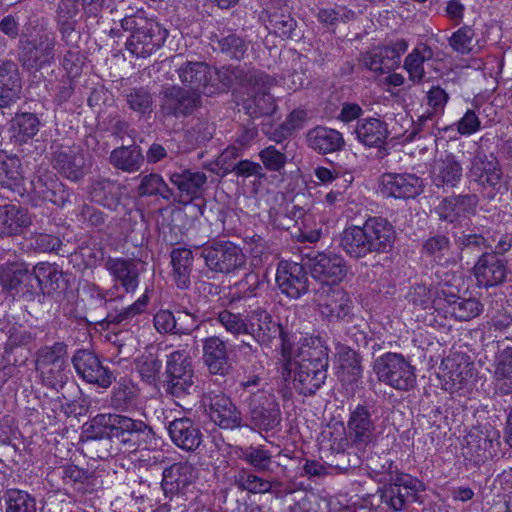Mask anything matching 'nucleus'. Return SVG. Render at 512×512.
Returning <instances> with one entry per match:
<instances>
[{
    "label": "nucleus",
    "mask_w": 512,
    "mask_h": 512,
    "mask_svg": "<svg viewBox=\"0 0 512 512\" xmlns=\"http://www.w3.org/2000/svg\"><path fill=\"white\" fill-rule=\"evenodd\" d=\"M251 424L261 431H272L281 423V411L274 396L263 389L244 399Z\"/></svg>",
    "instance_id": "14"
},
{
    "label": "nucleus",
    "mask_w": 512,
    "mask_h": 512,
    "mask_svg": "<svg viewBox=\"0 0 512 512\" xmlns=\"http://www.w3.org/2000/svg\"><path fill=\"white\" fill-rule=\"evenodd\" d=\"M502 169L498 159L493 155H487L483 150L477 149L470 159L467 170L469 182L476 183L481 188H493L500 184Z\"/></svg>",
    "instance_id": "17"
},
{
    "label": "nucleus",
    "mask_w": 512,
    "mask_h": 512,
    "mask_svg": "<svg viewBox=\"0 0 512 512\" xmlns=\"http://www.w3.org/2000/svg\"><path fill=\"white\" fill-rule=\"evenodd\" d=\"M215 320L227 333L234 337L247 335V314L243 315L228 309H223L216 314Z\"/></svg>",
    "instance_id": "52"
},
{
    "label": "nucleus",
    "mask_w": 512,
    "mask_h": 512,
    "mask_svg": "<svg viewBox=\"0 0 512 512\" xmlns=\"http://www.w3.org/2000/svg\"><path fill=\"white\" fill-rule=\"evenodd\" d=\"M161 367V361L152 354L142 355L136 361V368L142 380L149 384L156 382L159 377Z\"/></svg>",
    "instance_id": "57"
},
{
    "label": "nucleus",
    "mask_w": 512,
    "mask_h": 512,
    "mask_svg": "<svg viewBox=\"0 0 512 512\" xmlns=\"http://www.w3.org/2000/svg\"><path fill=\"white\" fill-rule=\"evenodd\" d=\"M182 320H190L191 314L178 312L174 315L170 310H160L153 318L155 329L161 334H189L193 330V323L184 325Z\"/></svg>",
    "instance_id": "39"
},
{
    "label": "nucleus",
    "mask_w": 512,
    "mask_h": 512,
    "mask_svg": "<svg viewBox=\"0 0 512 512\" xmlns=\"http://www.w3.org/2000/svg\"><path fill=\"white\" fill-rule=\"evenodd\" d=\"M396 232L382 217H369L362 226L346 227L340 235V246L352 258H364L372 253H387L393 247Z\"/></svg>",
    "instance_id": "1"
},
{
    "label": "nucleus",
    "mask_w": 512,
    "mask_h": 512,
    "mask_svg": "<svg viewBox=\"0 0 512 512\" xmlns=\"http://www.w3.org/2000/svg\"><path fill=\"white\" fill-rule=\"evenodd\" d=\"M373 371L380 383L397 391L408 392L417 383L416 368L400 353L380 355L373 362Z\"/></svg>",
    "instance_id": "4"
},
{
    "label": "nucleus",
    "mask_w": 512,
    "mask_h": 512,
    "mask_svg": "<svg viewBox=\"0 0 512 512\" xmlns=\"http://www.w3.org/2000/svg\"><path fill=\"white\" fill-rule=\"evenodd\" d=\"M147 430L142 421L118 414H98V459L115 464L113 456L120 451V445L136 449Z\"/></svg>",
    "instance_id": "2"
},
{
    "label": "nucleus",
    "mask_w": 512,
    "mask_h": 512,
    "mask_svg": "<svg viewBox=\"0 0 512 512\" xmlns=\"http://www.w3.org/2000/svg\"><path fill=\"white\" fill-rule=\"evenodd\" d=\"M355 13L346 7L337 6L335 8L320 9L317 18L326 25L335 26L338 23H345L352 20Z\"/></svg>",
    "instance_id": "61"
},
{
    "label": "nucleus",
    "mask_w": 512,
    "mask_h": 512,
    "mask_svg": "<svg viewBox=\"0 0 512 512\" xmlns=\"http://www.w3.org/2000/svg\"><path fill=\"white\" fill-rule=\"evenodd\" d=\"M203 361L208 371L214 375L226 376L231 370L227 345L218 336H210L202 341Z\"/></svg>",
    "instance_id": "29"
},
{
    "label": "nucleus",
    "mask_w": 512,
    "mask_h": 512,
    "mask_svg": "<svg viewBox=\"0 0 512 512\" xmlns=\"http://www.w3.org/2000/svg\"><path fill=\"white\" fill-rule=\"evenodd\" d=\"M327 368L310 363H293L295 371L294 387L303 395H312L324 384L327 378Z\"/></svg>",
    "instance_id": "31"
},
{
    "label": "nucleus",
    "mask_w": 512,
    "mask_h": 512,
    "mask_svg": "<svg viewBox=\"0 0 512 512\" xmlns=\"http://www.w3.org/2000/svg\"><path fill=\"white\" fill-rule=\"evenodd\" d=\"M479 285L484 287L497 286L504 282L507 275L506 260L496 253H483L474 266Z\"/></svg>",
    "instance_id": "27"
},
{
    "label": "nucleus",
    "mask_w": 512,
    "mask_h": 512,
    "mask_svg": "<svg viewBox=\"0 0 512 512\" xmlns=\"http://www.w3.org/2000/svg\"><path fill=\"white\" fill-rule=\"evenodd\" d=\"M479 204L476 194H458L444 198L436 212L439 219L451 224H460L470 215H474Z\"/></svg>",
    "instance_id": "23"
},
{
    "label": "nucleus",
    "mask_w": 512,
    "mask_h": 512,
    "mask_svg": "<svg viewBox=\"0 0 512 512\" xmlns=\"http://www.w3.org/2000/svg\"><path fill=\"white\" fill-rule=\"evenodd\" d=\"M356 139L368 147H380L389 135L385 121L377 117L360 119L354 128Z\"/></svg>",
    "instance_id": "33"
},
{
    "label": "nucleus",
    "mask_w": 512,
    "mask_h": 512,
    "mask_svg": "<svg viewBox=\"0 0 512 512\" xmlns=\"http://www.w3.org/2000/svg\"><path fill=\"white\" fill-rule=\"evenodd\" d=\"M381 192L387 197L411 199L423 191V181L411 173H385L380 179Z\"/></svg>",
    "instance_id": "22"
},
{
    "label": "nucleus",
    "mask_w": 512,
    "mask_h": 512,
    "mask_svg": "<svg viewBox=\"0 0 512 512\" xmlns=\"http://www.w3.org/2000/svg\"><path fill=\"white\" fill-rule=\"evenodd\" d=\"M166 392L181 398L190 393L194 381L191 357L184 350H175L167 356L165 369Z\"/></svg>",
    "instance_id": "11"
},
{
    "label": "nucleus",
    "mask_w": 512,
    "mask_h": 512,
    "mask_svg": "<svg viewBox=\"0 0 512 512\" xmlns=\"http://www.w3.org/2000/svg\"><path fill=\"white\" fill-rule=\"evenodd\" d=\"M39 129V120L30 113L17 115L11 124L12 138L16 142L24 143L32 138Z\"/></svg>",
    "instance_id": "51"
},
{
    "label": "nucleus",
    "mask_w": 512,
    "mask_h": 512,
    "mask_svg": "<svg viewBox=\"0 0 512 512\" xmlns=\"http://www.w3.org/2000/svg\"><path fill=\"white\" fill-rule=\"evenodd\" d=\"M314 301L322 317L329 322L346 321L352 315L353 301L339 286L321 284Z\"/></svg>",
    "instance_id": "12"
},
{
    "label": "nucleus",
    "mask_w": 512,
    "mask_h": 512,
    "mask_svg": "<svg viewBox=\"0 0 512 512\" xmlns=\"http://www.w3.org/2000/svg\"><path fill=\"white\" fill-rule=\"evenodd\" d=\"M493 387L500 396L512 393V348L504 349L495 361Z\"/></svg>",
    "instance_id": "37"
},
{
    "label": "nucleus",
    "mask_w": 512,
    "mask_h": 512,
    "mask_svg": "<svg viewBox=\"0 0 512 512\" xmlns=\"http://www.w3.org/2000/svg\"><path fill=\"white\" fill-rule=\"evenodd\" d=\"M205 266L214 273L229 274L243 268L246 256L240 246L228 240L207 243L200 248Z\"/></svg>",
    "instance_id": "6"
},
{
    "label": "nucleus",
    "mask_w": 512,
    "mask_h": 512,
    "mask_svg": "<svg viewBox=\"0 0 512 512\" xmlns=\"http://www.w3.org/2000/svg\"><path fill=\"white\" fill-rule=\"evenodd\" d=\"M435 298L432 301L431 310L443 313L444 317L450 316L459 321H469L478 316L483 306L474 298H462L445 287L448 282L439 283Z\"/></svg>",
    "instance_id": "10"
},
{
    "label": "nucleus",
    "mask_w": 512,
    "mask_h": 512,
    "mask_svg": "<svg viewBox=\"0 0 512 512\" xmlns=\"http://www.w3.org/2000/svg\"><path fill=\"white\" fill-rule=\"evenodd\" d=\"M177 72L182 84L199 95L211 96L231 84L226 70H218L204 62H187Z\"/></svg>",
    "instance_id": "5"
},
{
    "label": "nucleus",
    "mask_w": 512,
    "mask_h": 512,
    "mask_svg": "<svg viewBox=\"0 0 512 512\" xmlns=\"http://www.w3.org/2000/svg\"><path fill=\"white\" fill-rule=\"evenodd\" d=\"M20 83L13 64L0 67V107H6L18 98Z\"/></svg>",
    "instance_id": "46"
},
{
    "label": "nucleus",
    "mask_w": 512,
    "mask_h": 512,
    "mask_svg": "<svg viewBox=\"0 0 512 512\" xmlns=\"http://www.w3.org/2000/svg\"><path fill=\"white\" fill-rule=\"evenodd\" d=\"M168 433L177 447L189 452L198 449L203 441L199 426L187 417L171 421L168 425Z\"/></svg>",
    "instance_id": "28"
},
{
    "label": "nucleus",
    "mask_w": 512,
    "mask_h": 512,
    "mask_svg": "<svg viewBox=\"0 0 512 512\" xmlns=\"http://www.w3.org/2000/svg\"><path fill=\"white\" fill-rule=\"evenodd\" d=\"M219 49L228 57L240 60L244 57L248 49V43L242 37L235 33L228 35L218 40Z\"/></svg>",
    "instance_id": "55"
},
{
    "label": "nucleus",
    "mask_w": 512,
    "mask_h": 512,
    "mask_svg": "<svg viewBox=\"0 0 512 512\" xmlns=\"http://www.w3.org/2000/svg\"><path fill=\"white\" fill-rule=\"evenodd\" d=\"M281 356L286 370H292L293 363H310L316 366L328 367V348L318 336L305 337L297 349L283 337Z\"/></svg>",
    "instance_id": "13"
},
{
    "label": "nucleus",
    "mask_w": 512,
    "mask_h": 512,
    "mask_svg": "<svg viewBox=\"0 0 512 512\" xmlns=\"http://www.w3.org/2000/svg\"><path fill=\"white\" fill-rule=\"evenodd\" d=\"M433 58L432 49L426 44L416 46L405 58L404 68L413 82H421L425 76L424 62Z\"/></svg>",
    "instance_id": "43"
},
{
    "label": "nucleus",
    "mask_w": 512,
    "mask_h": 512,
    "mask_svg": "<svg viewBox=\"0 0 512 512\" xmlns=\"http://www.w3.org/2000/svg\"><path fill=\"white\" fill-rule=\"evenodd\" d=\"M169 181L177 188L181 197L189 201L199 198L207 183V175L204 172L189 168L168 173Z\"/></svg>",
    "instance_id": "30"
},
{
    "label": "nucleus",
    "mask_w": 512,
    "mask_h": 512,
    "mask_svg": "<svg viewBox=\"0 0 512 512\" xmlns=\"http://www.w3.org/2000/svg\"><path fill=\"white\" fill-rule=\"evenodd\" d=\"M467 454L475 458V462H484L496 455L500 446V432L491 425L473 428L465 437Z\"/></svg>",
    "instance_id": "20"
},
{
    "label": "nucleus",
    "mask_w": 512,
    "mask_h": 512,
    "mask_svg": "<svg viewBox=\"0 0 512 512\" xmlns=\"http://www.w3.org/2000/svg\"><path fill=\"white\" fill-rule=\"evenodd\" d=\"M280 291L291 299H298L308 291L309 280L304 267L296 262L282 261L276 273Z\"/></svg>",
    "instance_id": "21"
},
{
    "label": "nucleus",
    "mask_w": 512,
    "mask_h": 512,
    "mask_svg": "<svg viewBox=\"0 0 512 512\" xmlns=\"http://www.w3.org/2000/svg\"><path fill=\"white\" fill-rule=\"evenodd\" d=\"M129 107L137 112L146 113L151 110L153 99L144 88H133L126 96Z\"/></svg>",
    "instance_id": "63"
},
{
    "label": "nucleus",
    "mask_w": 512,
    "mask_h": 512,
    "mask_svg": "<svg viewBox=\"0 0 512 512\" xmlns=\"http://www.w3.org/2000/svg\"><path fill=\"white\" fill-rule=\"evenodd\" d=\"M487 232L481 231H460L453 234L454 242L462 254L472 255L482 252L490 247Z\"/></svg>",
    "instance_id": "44"
},
{
    "label": "nucleus",
    "mask_w": 512,
    "mask_h": 512,
    "mask_svg": "<svg viewBox=\"0 0 512 512\" xmlns=\"http://www.w3.org/2000/svg\"><path fill=\"white\" fill-rule=\"evenodd\" d=\"M6 512H37L36 501L27 492L11 489L5 494Z\"/></svg>",
    "instance_id": "53"
},
{
    "label": "nucleus",
    "mask_w": 512,
    "mask_h": 512,
    "mask_svg": "<svg viewBox=\"0 0 512 512\" xmlns=\"http://www.w3.org/2000/svg\"><path fill=\"white\" fill-rule=\"evenodd\" d=\"M105 268L119 281L126 293H133L139 285V272L137 266L130 260L109 258Z\"/></svg>",
    "instance_id": "35"
},
{
    "label": "nucleus",
    "mask_w": 512,
    "mask_h": 512,
    "mask_svg": "<svg viewBox=\"0 0 512 512\" xmlns=\"http://www.w3.org/2000/svg\"><path fill=\"white\" fill-rule=\"evenodd\" d=\"M422 249L427 256L432 257L435 262L441 265L456 262L451 251L450 240L445 235H435L428 238L423 243Z\"/></svg>",
    "instance_id": "47"
},
{
    "label": "nucleus",
    "mask_w": 512,
    "mask_h": 512,
    "mask_svg": "<svg viewBox=\"0 0 512 512\" xmlns=\"http://www.w3.org/2000/svg\"><path fill=\"white\" fill-rule=\"evenodd\" d=\"M309 268L313 278L329 285L342 281L347 272L343 257L333 253H318L310 259Z\"/></svg>",
    "instance_id": "25"
},
{
    "label": "nucleus",
    "mask_w": 512,
    "mask_h": 512,
    "mask_svg": "<svg viewBox=\"0 0 512 512\" xmlns=\"http://www.w3.org/2000/svg\"><path fill=\"white\" fill-rule=\"evenodd\" d=\"M247 335H250L259 345L268 346L273 339L280 335L281 344L286 337L278 322L264 309L257 308L247 313Z\"/></svg>",
    "instance_id": "24"
},
{
    "label": "nucleus",
    "mask_w": 512,
    "mask_h": 512,
    "mask_svg": "<svg viewBox=\"0 0 512 512\" xmlns=\"http://www.w3.org/2000/svg\"><path fill=\"white\" fill-rule=\"evenodd\" d=\"M197 478V469L188 461L173 463L163 468L161 488L164 496L169 501L176 500V506H180L185 500L187 489Z\"/></svg>",
    "instance_id": "15"
},
{
    "label": "nucleus",
    "mask_w": 512,
    "mask_h": 512,
    "mask_svg": "<svg viewBox=\"0 0 512 512\" xmlns=\"http://www.w3.org/2000/svg\"><path fill=\"white\" fill-rule=\"evenodd\" d=\"M473 37V29L469 26H464L452 34L449 39V44L456 52L468 54L473 47Z\"/></svg>",
    "instance_id": "62"
},
{
    "label": "nucleus",
    "mask_w": 512,
    "mask_h": 512,
    "mask_svg": "<svg viewBox=\"0 0 512 512\" xmlns=\"http://www.w3.org/2000/svg\"><path fill=\"white\" fill-rule=\"evenodd\" d=\"M53 48L52 40L48 35H42L39 42L22 43L21 60L27 67H41L48 62Z\"/></svg>",
    "instance_id": "41"
},
{
    "label": "nucleus",
    "mask_w": 512,
    "mask_h": 512,
    "mask_svg": "<svg viewBox=\"0 0 512 512\" xmlns=\"http://www.w3.org/2000/svg\"><path fill=\"white\" fill-rule=\"evenodd\" d=\"M375 413L376 410L369 404L350 407L346 433L352 447L364 450L376 441L378 417Z\"/></svg>",
    "instance_id": "8"
},
{
    "label": "nucleus",
    "mask_w": 512,
    "mask_h": 512,
    "mask_svg": "<svg viewBox=\"0 0 512 512\" xmlns=\"http://www.w3.org/2000/svg\"><path fill=\"white\" fill-rule=\"evenodd\" d=\"M32 277L43 293H50L58 287L62 274L56 266L49 263H39L34 267L32 274L15 264L3 268L0 272V282L6 289L16 288L18 284Z\"/></svg>",
    "instance_id": "9"
},
{
    "label": "nucleus",
    "mask_w": 512,
    "mask_h": 512,
    "mask_svg": "<svg viewBox=\"0 0 512 512\" xmlns=\"http://www.w3.org/2000/svg\"><path fill=\"white\" fill-rule=\"evenodd\" d=\"M446 385L451 390L462 389L471 377V366L462 356L447 357L441 363Z\"/></svg>",
    "instance_id": "34"
},
{
    "label": "nucleus",
    "mask_w": 512,
    "mask_h": 512,
    "mask_svg": "<svg viewBox=\"0 0 512 512\" xmlns=\"http://www.w3.org/2000/svg\"><path fill=\"white\" fill-rule=\"evenodd\" d=\"M424 490L423 483L410 475L397 477L395 483L379 489L381 503L393 511H401L407 502L417 501V494Z\"/></svg>",
    "instance_id": "18"
},
{
    "label": "nucleus",
    "mask_w": 512,
    "mask_h": 512,
    "mask_svg": "<svg viewBox=\"0 0 512 512\" xmlns=\"http://www.w3.org/2000/svg\"><path fill=\"white\" fill-rule=\"evenodd\" d=\"M110 164L123 172L135 173L144 163L142 150L137 145H122L110 153Z\"/></svg>",
    "instance_id": "36"
},
{
    "label": "nucleus",
    "mask_w": 512,
    "mask_h": 512,
    "mask_svg": "<svg viewBox=\"0 0 512 512\" xmlns=\"http://www.w3.org/2000/svg\"><path fill=\"white\" fill-rule=\"evenodd\" d=\"M137 193L141 197H160L166 201L173 197V190L158 173H149L140 177Z\"/></svg>",
    "instance_id": "45"
},
{
    "label": "nucleus",
    "mask_w": 512,
    "mask_h": 512,
    "mask_svg": "<svg viewBox=\"0 0 512 512\" xmlns=\"http://www.w3.org/2000/svg\"><path fill=\"white\" fill-rule=\"evenodd\" d=\"M408 43L404 39L392 42L387 46L381 47L382 57L384 58V68L392 71L401 63V56L407 51Z\"/></svg>",
    "instance_id": "60"
},
{
    "label": "nucleus",
    "mask_w": 512,
    "mask_h": 512,
    "mask_svg": "<svg viewBox=\"0 0 512 512\" xmlns=\"http://www.w3.org/2000/svg\"><path fill=\"white\" fill-rule=\"evenodd\" d=\"M64 347L62 344H56L52 347H45L39 351L38 358L36 360V367L41 375L49 383H53L50 376L46 374L52 373L53 379H58L59 374L64 367Z\"/></svg>",
    "instance_id": "38"
},
{
    "label": "nucleus",
    "mask_w": 512,
    "mask_h": 512,
    "mask_svg": "<svg viewBox=\"0 0 512 512\" xmlns=\"http://www.w3.org/2000/svg\"><path fill=\"white\" fill-rule=\"evenodd\" d=\"M201 106L198 93L178 85L165 87L160 92V111L164 116L186 118Z\"/></svg>",
    "instance_id": "16"
},
{
    "label": "nucleus",
    "mask_w": 512,
    "mask_h": 512,
    "mask_svg": "<svg viewBox=\"0 0 512 512\" xmlns=\"http://www.w3.org/2000/svg\"><path fill=\"white\" fill-rule=\"evenodd\" d=\"M233 481L239 490L253 494L269 493L273 487L281 485L278 480L265 479L246 468L239 469L233 476Z\"/></svg>",
    "instance_id": "40"
},
{
    "label": "nucleus",
    "mask_w": 512,
    "mask_h": 512,
    "mask_svg": "<svg viewBox=\"0 0 512 512\" xmlns=\"http://www.w3.org/2000/svg\"><path fill=\"white\" fill-rule=\"evenodd\" d=\"M275 84L273 77L261 71H253L246 76L248 98L243 106L247 114L254 118L273 115L276 103L269 91Z\"/></svg>",
    "instance_id": "7"
},
{
    "label": "nucleus",
    "mask_w": 512,
    "mask_h": 512,
    "mask_svg": "<svg viewBox=\"0 0 512 512\" xmlns=\"http://www.w3.org/2000/svg\"><path fill=\"white\" fill-rule=\"evenodd\" d=\"M337 355L341 370L351 375V381L361 377V361L356 351L349 347L341 346L338 348Z\"/></svg>",
    "instance_id": "56"
},
{
    "label": "nucleus",
    "mask_w": 512,
    "mask_h": 512,
    "mask_svg": "<svg viewBox=\"0 0 512 512\" xmlns=\"http://www.w3.org/2000/svg\"><path fill=\"white\" fill-rule=\"evenodd\" d=\"M366 467L369 476L379 483L391 482L394 479L393 473L396 467L388 454H371L367 457Z\"/></svg>",
    "instance_id": "48"
},
{
    "label": "nucleus",
    "mask_w": 512,
    "mask_h": 512,
    "mask_svg": "<svg viewBox=\"0 0 512 512\" xmlns=\"http://www.w3.org/2000/svg\"><path fill=\"white\" fill-rule=\"evenodd\" d=\"M430 177L432 183L438 188H455L463 177L461 160L453 153L446 152L434 161Z\"/></svg>",
    "instance_id": "26"
},
{
    "label": "nucleus",
    "mask_w": 512,
    "mask_h": 512,
    "mask_svg": "<svg viewBox=\"0 0 512 512\" xmlns=\"http://www.w3.org/2000/svg\"><path fill=\"white\" fill-rule=\"evenodd\" d=\"M308 146L320 154H328L343 148L345 141L341 132L336 129L317 126L306 135Z\"/></svg>",
    "instance_id": "32"
},
{
    "label": "nucleus",
    "mask_w": 512,
    "mask_h": 512,
    "mask_svg": "<svg viewBox=\"0 0 512 512\" xmlns=\"http://www.w3.org/2000/svg\"><path fill=\"white\" fill-rule=\"evenodd\" d=\"M73 364L78 375L88 383H96V356L85 350L78 351L73 357Z\"/></svg>",
    "instance_id": "54"
},
{
    "label": "nucleus",
    "mask_w": 512,
    "mask_h": 512,
    "mask_svg": "<svg viewBox=\"0 0 512 512\" xmlns=\"http://www.w3.org/2000/svg\"><path fill=\"white\" fill-rule=\"evenodd\" d=\"M20 177V160L0 151V184L10 186Z\"/></svg>",
    "instance_id": "59"
},
{
    "label": "nucleus",
    "mask_w": 512,
    "mask_h": 512,
    "mask_svg": "<svg viewBox=\"0 0 512 512\" xmlns=\"http://www.w3.org/2000/svg\"><path fill=\"white\" fill-rule=\"evenodd\" d=\"M259 158L267 170L274 172L284 168L287 161L286 155L272 145L261 150Z\"/></svg>",
    "instance_id": "64"
},
{
    "label": "nucleus",
    "mask_w": 512,
    "mask_h": 512,
    "mask_svg": "<svg viewBox=\"0 0 512 512\" xmlns=\"http://www.w3.org/2000/svg\"><path fill=\"white\" fill-rule=\"evenodd\" d=\"M174 281L178 288L187 289L191 285L190 275L193 264L192 251L187 248L173 249L171 252Z\"/></svg>",
    "instance_id": "42"
},
{
    "label": "nucleus",
    "mask_w": 512,
    "mask_h": 512,
    "mask_svg": "<svg viewBox=\"0 0 512 512\" xmlns=\"http://www.w3.org/2000/svg\"><path fill=\"white\" fill-rule=\"evenodd\" d=\"M238 458L257 472H267L272 464V453L263 445L239 448Z\"/></svg>",
    "instance_id": "49"
},
{
    "label": "nucleus",
    "mask_w": 512,
    "mask_h": 512,
    "mask_svg": "<svg viewBox=\"0 0 512 512\" xmlns=\"http://www.w3.org/2000/svg\"><path fill=\"white\" fill-rule=\"evenodd\" d=\"M207 413L212 422L223 429L241 427V412L229 396L223 393H209L204 398Z\"/></svg>",
    "instance_id": "19"
},
{
    "label": "nucleus",
    "mask_w": 512,
    "mask_h": 512,
    "mask_svg": "<svg viewBox=\"0 0 512 512\" xmlns=\"http://www.w3.org/2000/svg\"><path fill=\"white\" fill-rule=\"evenodd\" d=\"M113 21V26L105 28L111 37L121 36L122 31L130 32L127 39V49L137 57H148L165 42L168 31L158 22L137 13L135 15L120 18L119 22Z\"/></svg>",
    "instance_id": "3"
},
{
    "label": "nucleus",
    "mask_w": 512,
    "mask_h": 512,
    "mask_svg": "<svg viewBox=\"0 0 512 512\" xmlns=\"http://www.w3.org/2000/svg\"><path fill=\"white\" fill-rule=\"evenodd\" d=\"M121 187L118 183L110 180L98 181V197L101 198V205L115 210L120 202Z\"/></svg>",
    "instance_id": "58"
},
{
    "label": "nucleus",
    "mask_w": 512,
    "mask_h": 512,
    "mask_svg": "<svg viewBox=\"0 0 512 512\" xmlns=\"http://www.w3.org/2000/svg\"><path fill=\"white\" fill-rule=\"evenodd\" d=\"M30 222L27 214L16 205L0 207V232L4 234L16 233Z\"/></svg>",
    "instance_id": "50"
}]
</instances>
